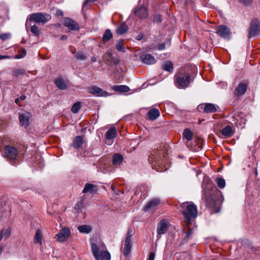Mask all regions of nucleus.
Instances as JSON below:
<instances>
[{"label": "nucleus", "instance_id": "f257e3e1", "mask_svg": "<svg viewBox=\"0 0 260 260\" xmlns=\"http://www.w3.org/2000/svg\"><path fill=\"white\" fill-rule=\"evenodd\" d=\"M202 199L206 203V206L211 210V213H217L220 212L221 204L217 200L216 194L219 193L215 184L211 181H204L202 183Z\"/></svg>", "mask_w": 260, "mask_h": 260}, {"label": "nucleus", "instance_id": "f03ea898", "mask_svg": "<svg viewBox=\"0 0 260 260\" xmlns=\"http://www.w3.org/2000/svg\"><path fill=\"white\" fill-rule=\"evenodd\" d=\"M175 80L179 88H186L188 87L192 81L190 74L182 69L175 75Z\"/></svg>", "mask_w": 260, "mask_h": 260}, {"label": "nucleus", "instance_id": "7ed1b4c3", "mask_svg": "<svg viewBox=\"0 0 260 260\" xmlns=\"http://www.w3.org/2000/svg\"><path fill=\"white\" fill-rule=\"evenodd\" d=\"M134 235L133 230L132 228L128 230L126 238L124 241V246L123 249V253L125 256L128 255L131 252L132 247V237Z\"/></svg>", "mask_w": 260, "mask_h": 260}, {"label": "nucleus", "instance_id": "20e7f679", "mask_svg": "<svg viewBox=\"0 0 260 260\" xmlns=\"http://www.w3.org/2000/svg\"><path fill=\"white\" fill-rule=\"evenodd\" d=\"M181 207L182 208H186V211H185L187 214L191 217L196 218L198 215V210L197 206L192 203H183ZM184 211H182V212Z\"/></svg>", "mask_w": 260, "mask_h": 260}, {"label": "nucleus", "instance_id": "39448f33", "mask_svg": "<svg viewBox=\"0 0 260 260\" xmlns=\"http://www.w3.org/2000/svg\"><path fill=\"white\" fill-rule=\"evenodd\" d=\"M161 157H165L164 153L160 150H156L151 152L149 157L151 161H153V162L155 163L153 165L154 166H160L163 164Z\"/></svg>", "mask_w": 260, "mask_h": 260}, {"label": "nucleus", "instance_id": "423d86ee", "mask_svg": "<svg viewBox=\"0 0 260 260\" xmlns=\"http://www.w3.org/2000/svg\"><path fill=\"white\" fill-rule=\"evenodd\" d=\"M133 12L137 17L141 19H146L148 16L147 8L144 5L135 7Z\"/></svg>", "mask_w": 260, "mask_h": 260}, {"label": "nucleus", "instance_id": "0eeeda50", "mask_svg": "<svg viewBox=\"0 0 260 260\" xmlns=\"http://www.w3.org/2000/svg\"><path fill=\"white\" fill-rule=\"evenodd\" d=\"M50 18V16L48 15H45L41 13H34L29 16V20L33 21L37 23H42L43 24L48 22Z\"/></svg>", "mask_w": 260, "mask_h": 260}, {"label": "nucleus", "instance_id": "6e6552de", "mask_svg": "<svg viewBox=\"0 0 260 260\" xmlns=\"http://www.w3.org/2000/svg\"><path fill=\"white\" fill-rule=\"evenodd\" d=\"M260 32V23L257 19L253 20L250 24L248 37L253 38L255 37Z\"/></svg>", "mask_w": 260, "mask_h": 260}, {"label": "nucleus", "instance_id": "1a4fd4ad", "mask_svg": "<svg viewBox=\"0 0 260 260\" xmlns=\"http://www.w3.org/2000/svg\"><path fill=\"white\" fill-rule=\"evenodd\" d=\"M5 154L6 157L10 160H16L18 156L17 149L12 146H6L5 149Z\"/></svg>", "mask_w": 260, "mask_h": 260}, {"label": "nucleus", "instance_id": "9d476101", "mask_svg": "<svg viewBox=\"0 0 260 260\" xmlns=\"http://www.w3.org/2000/svg\"><path fill=\"white\" fill-rule=\"evenodd\" d=\"M71 235V231L68 227L62 228L59 232L55 235L57 241L60 242H64L68 240Z\"/></svg>", "mask_w": 260, "mask_h": 260}, {"label": "nucleus", "instance_id": "9b49d317", "mask_svg": "<svg viewBox=\"0 0 260 260\" xmlns=\"http://www.w3.org/2000/svg\"><path fill=\"white\" fill-rule=\"evenodd\" d=\"M183 215H184V218L186 220V228H185V230H187V231L186 233L185 236L184 237L183 240V243H186L192 234V230L190 229L189 226L190 224V216L187 214V213L185 211H183L182 212Z\"/></svg>", "mask_w": 260, "mask_h": 260}, {"label": "nucleus", "instance_id": "f8f14e48", "mask_svg": "<svg viewBox=\"0 0 260 260\" xmlns=\"http://www.w3.org/2000/svg\"><path fill=\"white\" fill-rule=\"evenodd\" d=\"M103 60L107 64H111L112 63L115 64H118L119 61L118 59L114 58L113 56V53L111 49L108 50L102 56Z\"/></svg>", "mask_w": 260, "mask_h": 260}, {"label": "nucleus", "instance_id": "ddd939ff", "mask_svg": "<svg viewBox=\"0 0 260 260\" xmlns=\"http://www.w3.org/2000/svg\"><path fill=\"white\" fill-rule=\"evenodd\" d=\"M88 92L96 96L106 97L109 95V94L106 91L95 86L89 87L88 88Z\"/></svg>", "mask_w": 260, "mask_h": 260}, {"label": "nucleus", "instance_id": "4468645a", "mask_svg": "<svg viewBox=\"0 0 260 260\" xmlns=\"http://www.w3.org/2000/svg\"><path fill=\"white\" fill-rule=\"evenodd\" d=\"M160 203V200L159 198H153L149 201L143 207V211L147 212L150 209L155 210Z\"/></svg>", "mask_w": 260, "mask_h": 260}, {"label": "nucleus", "instance_id": "2eb2a0df", "mask_svg": "<svg viewBox=\"0 0 260 260\" xmlns=\"http://www.w3.org/2000/svg\"><path fill=\"white\" fill-rule=\"evenodd\" d=\"M63 25L71 30L79 29V24L75 21L69 17L64 19Z\"/></svg>", "mask_w": 260, "mask_h": 260}, {"label": "nucleus", "instance_id": "dca6fc26", "mask_svg": "<svg viewBox=\"0 0 260 260\" xmlns=\"http://www.w3.org/2000/svg\"><path fill=\"white\" fill-rule=\"evenodd\" d=\"M31 116V114L26 112L20 114L19 116L20 124L24 126L25 128H27L29 126V119Z\"/></svg>", "mask_w": 260, "mask_h": 260}, {"label": "nucleus", "instance_id": "f3484780", "mask_svg": "<svg viewBox=\"0 0 260 260\" xmlns=\"http://www.w3.org/2000/svg\"><path fill=\"white\" fill-rule=\"evenodd\" d=\"M216 33L223 38H229L231 34L230 29L226 26L223 25L217 27Z\"/></svg>", "mask_w": 260, "mask_h": 260}, {"label": "nucleus", "instance_id": "a211bd4d", "mask_svg": "<svg viewBox=\"0 0 260 260\" xmlns=\"http://www.w3.org/2000/svg\"><path fill=\"white\" fill-rule=\"evenodd\" d=\"M168 228V223L165 219H162L159 222L157 228V237L160 238L161 235L166 233Z\"/></svg>", "mask_w": 260, "mask_h": 260}, {"label": "nucleus", "instance_id": "6ab92c4d", "mask_svg": "<svg viewBox=\"0 0 260 260\" xmlns=\"http://www.w3.org/2000/svg\"><path fill=\"white\" fill-rule=\"evenodd\" d=\"M141 60L146 64H153L156 61L155 57L150 54H143L140 57Z\"/></svg>", "mask_w": 260, "mask_h": 260}, {"label": "nucleus", "instance_id": "aec40b11", "mask_svg": "<svg viewBox=\"0 0 260 260\" xmlns=\"http://www.w3.org/2000/svg\"><path fill=\"white\" fill-rule=\"evenodd\" d=\"M247 88V85L245 83L241 82L240 83L235 89L234 93L237 96H240L244 95Z\"/></svg>", "mask_w": 260, "mask_h": 260}, {"label": "nucleus", "instance_id": "412c9836", "mask_svg": "<svg viewBox=\"0 0 260 260\" xmlns=\"http://www.w3.org/2000/svg\"><path fill=\"white\" fill-rule=\"evenodd\" d=\"M117 132L114 127L110 128L106 134V138L107 140L106 143L111 145L112 143V140L116 137Z\"/></svg>", "mask_w": 260, "mask_h": 260}, {"label": "nucleus", "instance_id": "4be33fe9", "mask_svg": "<svg viewBox=\"0 0 260 260\" xmlns=\"http://www.w3.org/2000/svg\"><path fill=\"white\" fill-rule=\"evenodd\" d=\"M98 188L95 185L91 183H86L82 190L83 193L90 192L91 194H95L97 192Z\"/></svg>", "mask_w": 260, "mask_h": 260}, {"label": "nucleus", "instance_id": "5701e85b", "mask_svg": "<svg viewBox=\"0 0 260 260\" xmlns=\"http://www.w3.org/2000/svg\"><path fill=\"white\" fill-rule=\"evenodd\" d=\"M148 116L151 120L156 119L160 115V112L158 109L156 108H152L148 112Z\"/></svg>", "mask_w": 260, "mask_h": 260}, {"label": "nucleus", "instance_id": "b1692460", "mask_svg": "<svg viewBox=\"0 0 260 260\" xmlns=\"http://www.w3.org/2000/svg\"><path fill=\"white\" fill-rule=\"evenodd\" d=\"M83 144V139L82 136H78L76 137L71 145V146L73 147L76 149L80 148Z\"/></svg>", "mask_w": 260, "mask_h": 260}, {"label": "nucleus", "instance_id": "393cba45", "mask_svg": "<svg viewBox=\"0 0 260 260\" xmlns=\"http://www.w3.org/2000/svg\"><path fill=\"white\" fill-rule=\"evenodd\" d=\"M54 83L56 86L61 90H64L67 88V85L61 77H57L55 79Z\"/></svg>", "mask_w": 260, "mask_h": 260}, {"label": "nucleus", "instance_id": "a878e982", "mask_svg": "<svg viewBox=\"0 0 260 260\" xmlns=\"http://www.w3.org/2000/svg\"><path fill=\"white\" fill-rule=\"evenodd\" d=\"M194 143L195 144L192 147V149L194 151H198L202 148L204 141L201 138H198L194 140Z\"/></svg>", "mask_w": 260, "mask_h": 260}, {"label": "nucleus", "instance_id": "bb28decb", "mask_svg": "<svg viewBox=\"0 0 260 260\" xmlns=\"http://www.w3.org/2000/svg\"><path fill=\"white\" fill-rule=\"evenodd\" d=\"M204 111L206 113L215 112L217 111L216 106L213 104L207 103L205 105Z\"/></svg>", "mask_w": 260, "mask_h": 260}, {"label": "nucleus", "instance_id": "cd10ccee", "mask_svg": "<svg viewBox=\"0 0 260 260\" xmlns=\"http://www.w3.org/2000/svg\"><path fill=\"white\" fill-rule=\"evenodd\" d=\"M221 134L225 138H230L233 135V131L232 127L230 125H227L223 128H222L221 131Z\"/></svg>", "mask_w": 260, "mask_h": 260}, {"label": "nucleus", "instance_id": "c85d7f7f", "mask_svg": "<svg viewBox=\"0 0 260 260\" xmlns=\"http://www.w3.org/2000/svg\"><path fill=\"white\" fill-rule=\"evenodd\" d=\"M123 160V157L119 153H115L113 156L112 162L115 166H119Z\"/></svg>", "mask_w": 260, "mask_h": 260}, {"label": "nucleus", "instance_id": "c756f323", "mask_svg": "<svg viewBox=\"0 0 260 260\" xmlns=\"http://www.w3.org/2000/svg\"><path fill=\"white\" fill-rule=\"evenodd\" d=\"M113 38V34L110 29L105 30L102 38V41L104 43H107Z\"/></svg>", "mask_w": 260, "mask_h": 260}, {"label": "nucleus", "instance_id": "7c9ffc66", "mask_svg": "<svg viewBox=\"0 0 260 260\" xmlns=\"http://www.w3.org/2000/svg\"><path fill=\"white\" fill-rule=\"evenodd\" d=\"M113 89L116 92H126L130 90L129 87L126 85H115L113 86Z\"/></svg>", "mask_w": 260, "mask_h": 260}, {"label": "nucleus", "instance_id": "2f4dec72", "mask_svg": "<svg viewBox=\"0 0 260 260\" xmlns=\"http://www.w3.org/2000/svg\"><path fill=\"white\" fill-rule=\"evenodd\" d=\"M128 30V26L125 23H122L116 29V32L120 35L125 33Z\"/></svg>", "mask_w": 260, "mask_h": 260}, {"label": "nucleus", "instance_id": "473e14b6", "mask_svg": "<svg viewBox=\"0 0 260 260\" xmlns=\"http://www.w3.org/2000/svg\"><path fill=\"white\" fill-rule=\"evenodd\" d=\"M161 68L165 71L171 72L173 69V66L172 62L166 61L162 64Z\"/></svg>", "mask_w": 260, "mask_h": 260}, {"label": "nucleus", "instance_id": "72a5a7b5", "mask_svg": "<svg viewBox=\"0 0 260 260\" xmlns=\"http://www.w3.org/2000/svg\"><path fill=\"white\" fill-rule=\"evenodd\" d=\"M34 242L35 243H40L42 244V233L40 229H38L36 232L34 236Z\"/></svg>", "mask_w": 260, "mask_h": 260}, {"label": "nucleus", "instance_id": "f704fd0d", "mask_svg": "<svg viewBox=\"0 0 260 260\" xmlns=\"http://www.w3.org/2000/svg\"><path fill=\"white\" fill-rule=\"evenodd\" d=\"M78 229L81 233L88 234L91 232L92 228L88 225H82L78 226Z\"/></svg>", "mask_w": 260, "mask_h": 260}, {"label": "nucleus", "instance_id": "c9c22d12", "mask_svg": "<svg viewBox=\"0 0 260 260\" xmlns=\"http://www.w3.org/2000/svg\"><path fill=\"white\" fill-rule=\"evenodd\" d=\"M91 250L96 260H100L99 247L96 244L92 243Z\"/></svg>", "mask_w": 260, "mask_h": 260}, {"label": "nucleus", "instance_id": "e433bc0d", "mask_svg": "<svg viewBox=\"0 0 260 260\" xmlns=\"http://www.w3.org/2000/svg\"><path fill=\"white\" fill-rule=\"evenodd\" d=\"M26 74V71L24 69H14L13 71V76L18 78L19 76Z\"/></svg>", "mask_w": 260, "mask_h": 260}, {"label": "nucleus", "instance_id": "4c0bfd02", "mask_svg": "<svg viewBox=\"0 0 260 260\" xmlns=\"http://www.w3.org/2000/svg\"><path fill=\"white\" fill-rule=\"evenodd\" d=\"M116 49L120 52H125V48L123 45V40H120L117 41L116 44Z\"/></svg>", "mask_w": 260, "mask_h": 260}, {"label": "nucleus", "instance_id": "58836bf2", "mask_svg": "<svg viewBox=\"0 0 260 260\" xmlns=\"http://www.w3.org/2000/svg\"><path fill=\"white\" fill-rule=\"evenodd\" d=\"M183 136L188 141H190L192 139L193 133L188 128H185L184 130Z\"/></svg>", "mask_w": 260, "mask_h": 260}, {"label": "nucleus", "instance_id": "ea45409f", "mask_svg": "<svg viewBox=\"0 0 260 260\" xmlns=\"http://www.w3.org/2000/svg\"><path fill=\"white\" fill-rule=\"evenodd\" d=\"M82 106V103L80 102H76L71 108V111L74 113H77L79 112Z\"/></svg>", "mask_w": 260, "mask_h": 260}, {"label": "nucleus", "instance_id": "a19ab883", "mask_svg": "<svg viewBox=\"0 0 260 260\" xmlns=\"http://www.w3.org/2000/svg\"><path fill=\"white\" fill-rule=\"evenodd\" d=\"M100 255V259L101 260H110L111 256L108 251H102Z\"/></svg>", "mask_w": 260, "mask_h": 260}, {"label": "nucleus", "instance_id": "79ce46f5", "mask_svg": "<svg viewBox=\"0 0 260 260\" xmlns=\"http://www.w3.org/2000/svg\"><path fill=\"white\" fill-rule=\"evenodd\" d=\"M215 182L217 183L218 186L220 188H223L225 187V180L221 178H217L215 180Z\"/></svg>", "mask_w": 260, "mask_h": 260}, {"label": "nucleus", "instance_id": "37998d69", "mask_svg": "<svg viewBox=\"0 0 260 260\" xmlns=\"http://www.w3.org/2000/svg\"><path fill=\"white\" fill-rule=\"evenodd\" d=\"M30 31L36 36H39L40 34V31L39 29L38 26L36 25L31 26Z\"/></svg>", "mask_w": 260, "mask_h": 260}, {"label": "nucleus", "instance_id": "c03bdc74", "mask_svg": "<svg viewBox=\"0 0 260 260\" xmlns=\"http://www.w3.org/2000/svg\"><path fill=\"white\" fill-rule=\"evenodd\" d=\"M83 207V201L81 200L80 202H78L77 204H76L75 206V210H76L77 212H80L81 211Z\"/></svg>", "mask_w": 260, "mask_h": 260}, {"label": "nucleus", "instance_id": "a18cd8bd", "mask_svg": "<svg viewBox=\"0 0 260 260\" xmlns=\"http://www.w3.org/2000/svg\"><path fill=\"white\" fill-rule=\"evenodd\" d=\"M76 58L79 60H84L86 59V55L82 52H78L75 55Z\"/></svg>", "mask_w": 260, "mask_h": 260}, {"label": "nucleus", "instance_id": "49530a36", "mask_svg": "<svg viewBox=\"0 0 260 260\" xmlns=\"http://www.w3.org/2000/svg\"><path fill=\"white\" fill-rule=\"evenodd\" d=\"M240 3L245 6H250L252 4V0H238Z\"/></svg>", "mask_w": 260, "mask_h": 260}, {"label": "nucleus", "instance_id": "de8ad7c7", "mask_svg": "<svg viewBox=\"0 0 260 260\" xmlns=\"http://www.w3.org/2000/svg\"><path fill=\"white\" fill-rule=\"evenodd\" d=\"M161 21V17L159 14L155 15L153 17V22L156 23H160Z\"/></svg>", "mask_w": 260, "mask_h": 260}, {"label": "nucleus", "instance_id": "09e8293b", "mask_svg": "<svg viewBox=\"0 0 260 260\" xmlns=\"http://www.w3.org/2000/svg\"><path fill=\"white\" fill-rule=\"evenodd\" d=\"M11 35L9 33L0 34V39L2 40H6L10 38Z\"/></svg>", "mask_w": 260, "mask_h": 260}, {"label": "nucleus", "instance_id": "8fccbe9b", "mask_svg": "<svg viewBox=\"0 0 260 260\" xmlns=\"http://www.w3.org/2000/svg\"><path fill=\"white\" fill-rule=\"evenodd\" d=\"M26 50L25 49L22 48L21 50V54L19 56H17L16 58H23L26 55Z\"/></svg>", "mask_w": 260, "mask_h": 260}, {"label": "nucleus", "instance_id": "3c124183", "mask_svg": "<svg viewBox=\"0 0 260 260\" xmlns=\"http://www.w3.org/2000/svg\"><path fill=\"white\" fill-rule=\"evenodd\" d=\"M155 256V253L154 252H150L149 255V257L148 260H154Z\"/></svg>", "mask_w": 260, "mask_h": 260}, {"label": "nucleus", "instance_id": "603ef678", "mask_svg": "<svg viewBox=\"0 0 260 260\" xmlns=\"http://www.w3.org/2000/svg\"><path fill=\"white\" fill-rule=\"evenodd\" d=\"M94 2V0H85L83 4V7H85L88 4H91Z\"/></svg>", "mask_w": 260, "mask_h": 260}, {"label": "nucleus", "instance_id": "864d4df0", "mask_svg": "<svg viewBox=\"0 0 260 260\" xmlns=\"http://www.w3.org/2000/svg\"><path fill=\"white\" fill-rule=\"evenodd\" d=\"M165 47H166V45H165V43H161L158 45V49L159 50H164V49H165Z\"/></svg>", "mask_w": 260, "mask_h": 260}, {"label": "nucleus", "instance_id": "5fc2aeb1", "mask_svg": "<svg viewBox=\"0 0 260 260\" xmlns=\"http://www.w3.org/2000/svg\"><path fill=\"white\" fill-rule=\"evenodd\" d=\"M11 56L9 55H0V59L10 58Z\"/></svg>", "mask_w": 260, "mask_h": 260}, {"label": "nucleus", "instance_id": "6e6d98bb", "mask_svg": "<svg viewBox=\"0 0 260 260\" xmlns=\"http://www.w3.org/2000/svg\"><path fill=\"white\" fill-rule=\"evenodd\" d=\"M20 100H22V101H24L26 97L25 95L23 94V95H21L19 98H18Z\"/></svg>", "mask_w": 260, "mask_h": 260}, {"label": "nucleus", "instance_id": "4d7b16f0", "mask_svg": "<svg viewBox=\"0 0 260 260\" xmlns=\"http://www.w3.org/2000/svg\"><path fill=\"white\" fill-rule=\"evenodd\" d=\"M67 39H68V36L66 35H63L60 38V40L62 41L66 40H67Z\"/></svg>", "mask_w": 260, "mask_h": 260}, {"label": "nucleus", "instance_id": "13d9d810", "mask_svg": "<svg viewBox=\"0 0 260 260\" xmlns=\"http://www.w3.org/2000/svg\"><path fill=\"white\" fill-rule=\"evenodd\" d=\"M20 99L19 98H16L15 100V103L18 105H20Z\"/></svg>", "mask_w": 260, "mask_h": 260}, {"label": "nucleus", "instance_id": "bf43d9fd", "mask_svg": "<svg viewBox=\"0 0 260 260\" xmlns=\"http://www.w3.org/2000/svg\"><path fill=\"white\" fill-rule=\"evenodd\" d=\"M91 60L92 62H95L96 61V58L94 56H92L91 58Z\"/></svg>", "mask_w": 260, "mask_h": 260}, {"label": "nucleus", "instance_id": "052dcab7", "mask_svg": "<svg viewBox=\"0 0 260 260\" xmlns=\"http://www.w3.org/2000/svg\"><path fill=\"white\" fill-rule=\"evenodd\" d=\"M3 250H4L3 247L0 246V255L2 253Z\"/></svg>", "mask_w": 260, "mask_h": 260}, {"label": "nucleus", "instance_id": "680f3d73", "mask_svg": "<svg viewBox=\"0 0 260 260\" xmlns=\"http://www.w3.org/2000/svg\"><path fill=\"white\" fill-rule=\"evenodd\" d=\"M10 235V232H8V233H7V234L6 235V237L7 238H8V237H9Z\"/></svg>", "mask_w": 260, "mask_h": 260}, {"label": "nucleus", "instance_id": "e2e57ef3", "mask_svg": "<svg viewBox=\"0 0 260 260\" xmlns=\"http://www.w3.org/2000/svg\"><path fill=\"white\" fill-rule=\"evenodd\" d=\"M111 188H112L113 190H114V187H113V185H112V186H111Z\"/></svg>", "mask_w": 260, "mask_h": 260}, {"label": "nucleus", "instance_id": "0e129e2a", "mask_svg": "<svg viewBox=\"0 0 260 260\" xmlns=\"http://www.w3.org/2000/svg\"><path fill=\"white\" fill-rule=\"evenodd\" d=\"M59 14H61L62 15V12L60 11V13H59Z\"/></svg>", "mask_w": 260, "mask_h": 260}, {"label": "nucleus", "instance_id": "69168bd1", "mask_svg": "<svg viewBox=\"0 0 260 260\" xmlns=\"http://www.w3.org/2000/svg\"><path fill=\"white\" fill-rule=\"evenodd\" d=\"M1 18V17L0 16V18Z\"/></svg>", "mask_w": 260, "mask_h": 260}]
</instances>
